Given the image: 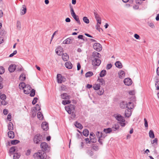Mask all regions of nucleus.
<instances>
[{
	"mask_svg": "<svg viewBox=\"0 0 159 159\" xmlns=\"http://www.w3.org/2000/svg\"><path fill=\"white\" fill-rule=\"evenodd\" d=\"M5 72L4 69L2 66L0 67V74H2Z\"/></svg>",
	"mask_w": 159,
	"mask_h": 159,
	"instance_id": "09e8293b",
	"label": "nucleus"
},
{
	"mask_svg": "<svg viewBox=\"0 0 159 159\" xmlns=\"http://www.w3.org/2000/svg\"><path fill=\"white\" fill-rule=\"evenodd\" d=\"M70 103L71 101L69 100H63L62 102V103L64 105L69 104Z\"/></svg>",
	"mask_w": 159,
	"mask_h": 159,
	"instance_id": "e433bc0d",
	"label": "nucleus"
},
{
	"mask_svg": "<svg viewBox=\"0 0 159 159\" xmlns=\"http://www.w3.org/2000/svg\"><path fill=\"white\" fill-rule=\"evenodd\" d=\"M70 13H71V15H72V16H73L76 15L74 11L73 8V7L72 6H70Z\"/></svg>",
	"mask_w": 159,
	"mask_h": 159,
	"instance_id": "c03bdc74",
	"label": "nucleus"
},
{
	"mask_svg": "<svg viewBox=\"0 0 159 159\" xmlns=\"http://www.w3.org/2000/svg\"><path fill=\"white\" fill-rule=\"evenodd\" d=\"M134 37L137 39H140V36H139L137 34H135L134 35Z\"/></svg>",
	"mask_w": 159,
	"mask_h": 159,
	"instance_id": "774afa93",
	"label": "nucleus"
},
{
	"mask_svg": "<svg viewBox=\"0 0 159 159\" xmlns=\"http://www.w3.org/2000/svg\"><path fill=\"white\" fill-rule=\"evenodd\" d=\"M100 85L98 84H95L93 85V88L95 90H99L100 87Z\"/></svg>",
	"mask_w": 159,
	"mask_h": 159,
	"instance_id": "bb28decb",
	"label": "nucleus"
},
{
	"mask_svg": "<svg viewBox=\"0 0 159 159\" xmlns=\"http://www.w3.org/2000/svg\"><path fill=\"white\" fill-rule=\"evenodd\" d=\"M112 131V130L111 128H108L107 129H105L103 130V131L106 134L110 133Z\"/></svg>",
	"mask_w": 159,
	"mask_h": 159,
	"instance_id": "2f4dec72",
	"label": "nucleus"
},
{
	"mask_svg": "<svg viewBox=\"0 0 159 159\" xmlns=\"http://www.w3.org/2000/svg\"><path fill=\"white\" fill-rule=\"evenodd\" d=\"M124 82L125 85L127 86L130 85L132 83V81L130 78H127L124 80Z\"/></svg>",
	"mask_w": 159,
	"mask_h": 159,
	"instance_id": "1a4fd4ad",
	"label": "nucleus"
},
{
	"mask_svg": "<svg viewBox=\"0 0 159 159\" xmlns=\"http://www.w3.org/2000/svg\"><path fill=\"white\" fill-rule=\"evenodd\" d=\"M65 66L66 68L69 69H71L72 67V64L69 61L66 62L65 64Z\"/></svg>",
	"mask_w": 159,
	"mask_h": 159,
	"instance_id": "5701e85b",
	"label": "nucleus"
},
{
	"mask_svg": "<svg viewBox=\"0 0 159 159\" xmlns=\"http://www.w3.org/2000/svg\"><path fill=\"white\" fill-rule=\"evenodd\" d=\"M96 146H93V149L92 148H89L87 149L86 153L90 156H92L93 155V150L94 149V147Z\"/></svg>",
	"mask_w": 159,
	"mask_h": 159,
	"instance_id": "4468645a",
	"label": "nucleus"
},
{
	"mask_svg": "<svg viewBox=\"0 0 159 159\" xmlns=\"http://www.w3.org/2000/svg\"><path fill=\"white\" fill-rule=\"evenodd\" d=\"M25 85H25V83L23 82L20 83L19 85L20 88V89H25Z\"/></svg>",
	"mask_w": 159,
	"mask_h": 159,
	"instance_id": "a19ab883",
	"label": "nucleus"
},
{
	"mask_svg": "<svg viewBox=\"0 0 159 159\" xmlns=\"http://www.w3.org/2000/svg\"><path fill=\"white\" fill-rule=\"evenodd\" d=\"M20 157V155L17 153H15L13 156V159H18Z\"/></svg>",
	"mask_w": 159,
	"mask_h": 159,
	"instance_id": "de8ad7c7",
	"label": "nucleus"
},
{
	"mask_svg": "<svg viewBox=\"0 0 159 159\" xmlns=\"http://www.w3.org/2000/svg\"><path fill=\"white\" fill-rule=\"evenodd\" d=\"M17 27L19 29H20L21 28L20 23L19 21H18L17 22Z\"/></svg>",
	"mask_w": 159,
	"mask_h": 159,
	"instance_id": "6e6d98bb",
	"label": "nucleus"
},
{
	"mask_svg": "<svg viewBox=\"0 0 159 159\" xmlns=\"http://www.w3.org/2000/svg\"><path fill=\"white\" fill-rule=\"evenodd\" d=\"M106 74V71L105 70H103L100 73V76L101 77L104 76Z\"/></svg>",
	"mask_w": 159,
	"mask_h": 159,
	"instance_id": "473e14b6",
	"label": "nucleus"
},
{
	"mask_svg": "<svg viewBox=\"0 0 159 159\" xmlns=\"http://www.w3.org/2000/svg\"><path fill=\"white\" fill-rule=\"evenodd\" d=\"M83 133L84 136H87L89 134V132L87 129H85L83 130Z\"/></svg>",
	"mask_w": 159,
	"mask_h": 159,
	"instance_id": "f704fd0d",
	"label": "nucleus"
},
{
	"mask_svg": "<svg viewBox=\"0 0 159 159\" xmlns=\"http://www.w3.org/2000/svg\"><path fill=\"white\" fill-rule=\"evenodd\" d=\"M17 53V51L16 50L14 51L13 53L10 54L9 56L10 57H12L14 55L16 54Z\"/></svg>",
	"mask_w": 159,
	"mask_h": 159,
	"instance_id": "052dcab7",
	"label": "nucleus"
},
{
	"mask_svg": "<svg viewBox=\"0 0 159 159\" xmlns=\"http://www.w3.org/2000/svg\"><path fill=\"white\" fill-rule=\"evenodd\" d=\"M83 20L84 21L86 24H88L89 22V21L88 18L84 16L83 18Z\"/></svg>",
	"mask_w": 159,
	"mask_h": 159,
	"instance_id": "79ce46f5",
	"label": "nucleus"
},
{
	"mask_svg": "<svg viewBox=\"0 0 159 159\" xmlns=\"http://www.w3.org/2000/svg\"><path fill=\"white\" fill-rule=\"evenodd\" d=\"M1 99L2 100V101L4 100L6 98V96L4 94H2L1 95L0 97Z\"/></svg>",
	"mask_w": 159,
	"mask_h": 159,
	"instance_id": "8fccbe9b",
	"label": "nucleus"
},
{
	"mask_svg": "<svg viewBox=\"0 0 159 159\" xmlns=\"http://www.w3.org/2000/svg\"><path fill=\"white\" fill-rule=\"evenodd\" d=\"M72 42V40L70 38H68L63 41V43L64 44H69L71 43Z\"/></svg>",
	"mask_w": 159,
	"mask_h": 159,
	"instance_id": "b1692460",
	"label": "nucleus"
},
{
	"mask_svg": "<svg viewBox=\"0 0 159 159\" xmlns=\"http://www.w3.org/2000/svg\"><path fill=\"white\" fill-rule=\"evenodd\" d=\"M93 48L98 52L100 51L102 49V45L98 43H95L93 45Z\"/></svg>",
	"mask_w": 159,
	"mask_h": 159,
	"instance_id": "423d86ee",
	"label": "nucleus"
},
{
	"mask_svg": "<svg viewBox=\"0 0 159 159\" xmlns=\"http://www.w3.org/2000/svg\"><path fill=\"white\" fill-rule=\"evenodd\" d=\"M8 113V111L6 109H4L3 111V113L5 115H7Z\"/></svg>",
	"mask_w": 159,
	"mask_h": 159,
	"instance_id": "69168bd1",
	"label": "nucleus"
},
{
	"mask_svg": "<svg viewBox=\"0 0 159 159\" xmlns=\"http://www.w3.org/2000/svg\"><path fill=\"white\" fill-rule=\"evenodd\" d=\"M55 51L56 53L59 56H61L63 52V48L61 46L58 47L56 49Z\"/></svg>",
	"mask_w": 159,
	"mask_h": 159,
	"instance_id": "9d476101",
	"label": "nucleus"
},
{
	"mask_svg": "<svg viewBox=\"0 0 159 159\" xmlns=\"http://www.w3.org/2000/svg\"><path fill=\"white\" fill-rule=\"evenodd\" d=\"M96 136L98 138H102L104 139L105 138V136L102 133L99 131H98L96 132Z\"/></svg>",
	"mask_w": 159,
	"mask_h": 159,
	"instance_id": "a211bd4d",
	"label": "nucleus"
},
{
	"mask_svg": "<svg viewBox=\"0 0 159 159\" xmlns=\"http://www.w3.org/2000/svg\"><path fill=\"white\" fill-rule=\"evenodd\" d=\"M62 59L64 61H67L69 58L68 55L66 53L63 54L62 56Z\"/></svg>",
	"mask_w": 159,
	"mask_h": 159,
	"instance_id": "412c9836",
	"label": "nucleus"
},
{
	"mask_svg": "<svg viewBox=\"0 0 159 159\" xmlns=\"http://www.w3.org/2000/svg\"><path fill=\"white\" fill-rule=\"evenodd\" d=\"M16 149V147L15 146L11 147L9 150V152L11 153H13L15 152Z\"/></svg>",
	"mask_w": 159,
	"mask_h": 159,
	"instance_id": "4c0bfd02",
	"label": "nucleus"
},
{
	"mask_svg": "<svg viewBox=\"0 0 159 159\" xmlns=\"http://www.w3.org/2000/svg\"><path fill=\"white\" fill-rule=\"evenodd\" d=\"M31 93L30 94V95L31 97H34L35 95V90L33 89L31 90Z\"/></svg>",
	"mask_w": 159,
	"mask_h": 159,
	"instance_id": "49530a36",
	"label": "nucleus"
},
{
	"mask_svg": "<svg viewBox=\"0 0 159 159\" xmlns=\"http://www.w3.org/2000/svg\"><path fill=\"white\" fill-rule=\"evenodd\" d=\"M20 141L17 140H11V143L12 145H15L17 143H18Z\"/></svg>",
	"mask_w": 159,
	"mask_h": 159,
	"instance_id": "a18cd8bd",
	"label": "nucleus"
},
{
	"mask_svg": "<svg viewBox=\"0 0 159 159\" xmlns=\"http://www.w3.org/2000/svg\"><path fill=\"white\" fill-rule=\"evenodd\" d=\"M112 66V65L111 64H109L107 66L106 68L107 69H110Z\"/></svg>",
	"mask_w": 159,
	"mask_h": 159,
	"instance_id": "680f3d73",
	"label": "nucleus"
},
{
	"mask_svg": "<svg viewBox=\"0 0 159 159\" xmlns=\"http://www.w3.org/2000/svg\"><path fill=\"white\" fill-rule=\"evenodd\" d=\"M43 140V138L42 136L39 134H37L35 135L33 139L34 143L36 144H39Z\"/></svg>",
	"mask_w": 159,
	"mask_h": 159,
	"instance_id": "20e7f679",
	"label": "nucleus"
},
{
	"mask_svg": "<svg viewBox=\"0 0 159 159\" xmlns=\"http://www.w3.org/2000/svg\"><path fill=\"white\" fill-rule=\"evenodd\" d=\"M75 126L77 128H78L80 129H82L83 128V126L82 125L78 122H76L75 124Z\"/></svg>",
	"mask_w": 159,
	"mask_h": 159,
	"instance_id": "7c9ffc66",
	"label": "nucleus"
},
{
	"mask_svg": "<svg viewBox=\"0 0 159 159\" xmlns=\"http://www.w3.org/2000/svg\"><path fill=\"white\" fill-rule=\"evenodd\" d=\"M35 108L36 110L40 111L41 110L40 106L38 104L36 105Z\"/></svg>",
	"mask_w": 159,
	"mask_h": 159,
	"instance_id": "5fc2aeb1",
	"label": "nucleus"
},
{
	"mask_svg": "<svg viewBox=\"0 0 159 159\" xmlns=\"http://www.w3.org/2000/svg\"><path fill=\"white\" fill-rule=\"evenodd\" d=\"M32 88L29 85H26L25 88L24 90V92L25 94H29L31 91Z\"/></svg>",
	"mask_w": 159,
	"mask_h": 159,
	"instance_id": "0eeeda50",
	"label": "nucleus"
},
{
	"mask_svg": "<svg viewBox=\"0 0 159 159\" xmlns=\"http://www.w3.org/2000/svg\"><path fill=\"white\" fill-rule=\"evenodd\" d=\"M97 82L99 83L98 84H100V85H102L105 84V81L102 78H98L97 80Z\"/></svg>",
	"mask_w": 159,
	"mask_h": 159,
	"instance_id": "4be33fe9",
	"label": "nucleus"
},
{
	"mask_svg": "<svg viewBox=\"0 0 159 159\" xmlns=\"http://www.w3.org/2000/svg\"><path fill=\"white\" fill-rule=\"evenodd\" d=\"M11 114L10 113L7 116V120L9 121H10L11 120Z\"/></svg>",
	"mask_w": 159,
	"mask_h": 159,
	"instance_id": "0e129e2a",
	"label": "nucleus"
},
{
	"mask_svg": "<svg viewBox=\"0 0 159 159\" xmlns=\"http://www.w3.org/2000/svg\"><path fill=\"white\" fill-rule=\"evenodd\" d=\"M23 9L21 10V15H23L25 14L26 11V6L25 5L22 6Z\"/></svg>",
	"mask_w": 159,
	"mask_h": 159,
	"instance_id": "a878e982",
	"label": "nucleus"
},
{
	"mask_svg": "<svg viewBox=\"0 0 159 159\" xmlns=\"http://www.w3.org/2000/svg\"><path fill=\"white\" fill-rule=\"evenodd\" d=\"M100 24H97L96 26V29L99 31H100V29H101L100 27Z\"/></svg>",
	"mask_w": 159,
	"mask_h": 159,
	"instance_id": "bf43d9fd",
	"label": "nucleus"
},
{
	"mask_svg": "<svg viewBox=\"0 0 159 159\" xmlns=\"http://www.w3.org/2000/svg\"><path fill=\"white\" fill-rule=\"evenodd\" d=\"M130 109L128 108L126 109L125 111V116L126 117H129L132 114V111L130 110Z\"/></svg>",
	"mask_w": 159,
	"mask_h": 159,
	"instance_id": "ddd939ff",
	"label": "nucleus"
},
{
	"mask_svg": "<svg viewBox=\"0 0 159 159\" xmlns=\"http://www.w3.org/2000/svg\"><path fill=\"white\" fill-rule=\"evenodd\" d=\"M104 93V90L103 89H101V90H99L98 93V94L100 95H102Z\"/></svg>",
	"mask_w": 159,
	"mask_h": 159,
	"instance_id": "603ef678",
	"label": "nucleus"
},
{
	"mask_svg": "<svg viewBox=\"0 0 159 159\" xmlns=\"http://www.w3.org/2000/svg\"><path fill=\"white\" fill-rule=\"evenodd\" d=\"M73 18L75 19V20L77 22V23L79 24L80 25L81 24L80 21V20L78 17V16L76 15H75L73 16Z\"/></svg>",
	"mask_w": 159,
	"mask_h": 159,
	"instance_id": "c9c22d12",
	"label": "nucleus"
},
{
	"mask_svg": "<svg viewBox=\"0 0 159 159\" xmlns=\"http://www.w3.org/2000/svg\"><path fill=\"white\" fill-rule=\"evenodd\" d=\"M34 157L38 159H46L47 156L44 151L40 150L38 152L35 153L34 155Z\"/></svg>",
	"mask_w": 159,
	"mask_h": 159,
	"instance_id": "7ed1b4c3",
	"label": "nucleus"
},
{
	"mask_svg": "<svg viewBox=\"0 0 159 159\" xmlns=\"http://www.w3.org/2000/svg\"><path fill=\"white\" fill-rule=\"evenodd\" d=\"M20 78L22 81H24L26 79L25 75L24 74H22L20 76Z\"/></svg>",
	"mask_w": 159,
	"mask_h": 159,
	"instance_id": "37998d69",
	"label": "nucleus"
},
{
	"mask_svg": "<svg viewBox=\"0 0 159 159\" xmlns=\"http://www.w3.org/2000/svg\"><path fill=\"white\" fill-rule=\"evenodd\" d=\"M94 13L95 17L96 20L101 19L100 16L99 15L97 11H94Z\"/></svg>",
	"mask_w": 159,
	"mask_h": 159,
	"instance_id": "58836bf2",
	"label": "nucleus"
},
{
	"mask_svg": "<svg viewBox=\"0 0 159 159\" xmlns=\"http://www.w3.org/2000/svg\"><path fill=\"white\" fill-rule=\"evenodd\" d=\"M115 118L118 121L122 122L125 121V120L124 117L120 115H118L116 116Z\"/></svg>",
	"mask_w": 159,
	"mask_h": 159,
	"instance_id": "2eb2a0df",
	"label": "nucleus"
},
{
	"mask_svg": "<svg viewBox=\"0 0 159 159\" xmlns=\"http://www.w3.org/2000/svg\"><path fill=\"white\" fill-rule=\"evenodd\" d=\"M61 98L64 99H69L70 98V96L67 94L66 93H64L61 95Z\"/></svg>",
	"mask_w": 159,
	"mask_h": 159,
	"instance_id": "f8f14e48",
	"label": "nucleus"
},
{
	"mask_svg": "<svg viewBox=\"0 0 159 159\" xmlns=\"http://www.w3.org/2000/svg\"><path fill=\"white\" fill-rule=\"evenodd\" d=\"M16 69V66L15 64H11L8 68V70L10 72H14Z\"/></svg>",
	"mask_w": 159,
	"mask_h": 159,
	"instance_id": "dca6fc26",
	"label": "nucleus"
},
{
	"mask_svg": "<svg viewBox=\"0 0 159 159\" xmlns=\"http://www.w3.org/2000/svg\"><path fill=\"white\" fill-rule=\"evenodd\" d=\"M65 109L68 113L71 114V118L72 119H74L75 116V106L73 105L70 104L69 106H66L65 107Z\"/></svg>",
	"mask_w": 159,
	"mask_h": 159,
	"instance_id": "f03ea898",
	"label": "nucleus"
},
{
	"mask_svg": "<svg viewBox=\"0 0 159 159\" xmlns=\"http://www.w3.org/2000/svg\"><path fill=\"white\" fill-rule=\"evenodd\" d=\"M119 126L118 125H115V126L114 127V128L115 129L114 130L116 131V130L119 129Z\"/></svg>",
	"mask_w": 159,
	"mask_h": 159,
	"instance_id": "338daca9",
	"label": "nucleus"
},
{
	"mask_svg": "<svg viewBox=\"0 0 159 159\" xmlns=\"http://www.w3.org/2000/svg\"><path fill=\"white\" fill-rule=\"evenodd\" d=\"M158 142V139L157 138H155L154 139H153L152 141V144H154L155 143L156 144H157Z\"/></svg>",
	"mask_w": 159,
	"mask_h": 159,
	"instance_id": "4d7b16f0",
	"label": "nucleus"
},
{
	"mask_svg": "<svg viewBox=\"0 0 159 159\" xmlns=\"http://www.w3.org/2000/svg\"><path fill=\"white\" fill-rule=\"evenodd\" d=\"M38 98H34V100L32 102V103L33 105H34L37 102Z\"/></svg>",
	"mask_w": 159,
	"mask_h": 159,
	"instance_id": "864d4df0",
	"label": "nucleus"
},
{
	"mask_svg": "<svg viewBox=\"0 0 159 159\" xmlns=\"http://www.w3.org/2000/svg\"><path fill=\"white\" fill-rule=\"evenodd\" d=\"M101 57L100 54L97 52H94L92 53L91 57L92 63L94 66H98L101 63L99 59Z\"/></svg>",
	"mask_w": 159,
	"mask_h": 159,
	"instance_id": "f257e3e1",
	"label": "nucleus"
},
{
	"mask_svg": "<svg viewBox=\"0 0 159 159\" xmlns=\"http://www.w3.org/2000/svg\"><path fill=\"white\" fill-rule=\"evenodd\" d=\"M127 106V108L130 109H132L134 107V104L131 102H129Z\"/></svg>",
	"mask_w": 159,
	"mask_h": 159,
	"instance_id": "cd10ccee",
	"label": "nucleus"
},
{
	"mask_svg": "<svg viewBox=\"0 0 159 159\" xmlns=\"http://www.w3.org/2000/svg\"><path fill=\"white\" fill-rule=\"evenodd\" d=\"M128 103L126 102L122 101L120 103V107L121 108L124 109L127 108Z\"/></svg>",
	"mask_w": 159,
	"mask_h": 159,
	"instance_id": "f3484780",
	"label": "nucleus"
},
{
	"mask_svg": "<svg viewBox=\"0 0 159 159\" xmlns=\"http://www.w3.org/2000/svg\"><path fill=\"white\" fill-rule=\"evenodd\" d=\"M149 136L150 138L153 139L154 138L155 136L153 131L152 130H150L149 132Z\"/></svg>",
	"mask_w": 159,
	"mask_h": 159,
	"instance_id": "72a5a7b5",
	"label": "nucleus"
},
{
	"mask_svg": "<svg viewBox=\"0 0 159 159\" xmlns=\"http://www.w3.org/2000/svg\"><path fill=\"white\" fill-rule=\"evenodd\" d=\"M90 141L93 143H95L97 141V139L96 138H92L91 137H90Z\"/></svg>",
	"mask_w": 159,
	"mask_h": 159,
	"instance_id": "3c124183",
	"label": "nucleus"
},
{
	"mask_svg": "<svg viewBox=\"0 0 159 159\" xmlns=\"http://www.w3.org/2000/svg\"><path fill=\"white\" fill-rule=\"evenodd\" d=\"M155 85L157 90H159V81H157L155 84Z\"/></svg>",
	"mask_w": 159,
	"mask_h": 159,
	"instance_id": "13d9d810",
	"label": "nucleus"
},
{
	"mask_svg": "<svg viewBox=\"0 0 159 159\" xmlns=\"http://www.w3.org/2000/svg\"><path fill=\"white\" fill-rule=\"evenodd\" d=\"M42 128L44 130L47 131L48 129V124L46 122H43L41 125Z\"/></svg>",
	"mask_w": 159,
	"mask_h": 159,
	"instance_id": "9b49d317",
	"label": "nucleus"
},
{
	"mask_svg": "<svg viewBox=\"0 0 159 159\" xmlns=\"http://www.w3.org/2000/svg\"><path fill=\"white\" fill-rule=\"evenodd\" d=\"M7 134L8 137L10 139H13L15 137L14 133L12 131H9L8 132Z\"/></svg>",
	"mask_w": 159,
	"mask_h": 159,
	"instance_id": "6ab92c4d",
	"label": "nucleus"
},
{
	"mask_svg": "<svg viewBox=\"0 0 159 159\" xmlns=\"http://www.w3.org/2000/svg\"><path fill=\"white\" fill-rule=\"evenodd\" d=\"M93 75V73L91 71H89L87 72L85 75L86 77H90L92 76Z\"/></svg>",
	"mask_w": 159,
	"mask_h": 159,
	"instance_id": "ea45409f",
	"label": "nucleus"
},
{
	"mask_svg": "<svg viewBox=\"0 0 159 159\" xmlns=\"http://www.w3.org/2000/svg\"><path fill=\"white\" fill-rule=\"evenodd\" d=\"M144 125L145 127H148V123L146 119L144 118Z\"/></svg>",
	"mask_w": 159,
	"mask_h": 159,
	"instance_id": "e2e57ef3",
	"label": "nucleus"
},
{
	"mask_svg": "<svg viewBox=\"0 0 159 159\" xmlns=\"http://www.w3.org/2000/svg\"><path fill=\"white\" fill-rule=\"evenodd\" d=\"M116 66L119 68H121L122 67V63L120 61H117L115 63Z\"/></svg>",
	"mask_w": 159,
	"mask_h": 159,
	"instance_id": "393cba45",
	"label": "nucleus"
},
{
	"mask_svg": "<svg viewBox=\"0 0 159 159\" xmlns=\"http://www.w3.org/2000/svg\"><path fill=\"white\" fill-rule=\"evenodd\" d=\"M40 147L42 149V151H47L49 150V147L48 144L46 142H43L41 143L40 145Z\"/></svg>",
	"mask_w": 159,
	"mask_h": 159,
	"instance_id": "39448f33",
	"label": "nucleus"
},
{
	"mask_svg": "<svg viewBox=\"0 0 159 159\" xmlns=\"http://www.w3.org/2000/svg\"><path fill=\"white\" fill-rule=\"evenodd\" d=\"M57 82L59 83H61L65 81V79L60 74L57 75Z\"/></svg>",
	"mask_w": 159,
	"mask_h": 159,
	"instance_id": "6e6552de",
	"label": "nucleus"
},
{
	"mask_svg": "<svg viewBox=\"0 0 159 159\" xmlns=\"http://www.w3.org/2000/svg\"><path fill=\"white\" fill-rule=\"evenodd\" d=\"M37 117L40 120H42L43 119V116L41 112L39 111L37 113Z\"/></svg>",
	"mask_w": 159,
	"mask_h": 159,
	"instance_id": "c85d7f7f",
	"label": "nucleus"
},
{
	"mask_svg": "<svg viewBox=\"0 0 159 159\" xmlns=\"http://www.w3.org/2000/svg\"><path fill=\"white\" fill-rule=\"evenodd\" d=\"M119 78L120 79H122L125 76V74L124 71L120 70L118 73Z\"/></svg>",
	"mask_w": 159,
	"mask_h": 159,
	"instance_id": "aec40b11",
	"label": "nucleus"
},
{
	"mask_svg": "<svg viewBox=\"0 0 159 159\" xmlns=\"http://www.w3.org/2000/svg\"><path fill=\"white\" fill-rule=\"evenodd\" d=\"M8 129L9 130H13V123L11 122L9 123L8 126Z\"/></svg>",
	"mask_w": 159,
	"mask_h": 159,
	"instance_id": "c756f323",
	"label": "nucleus"
}]
</instances>
